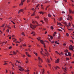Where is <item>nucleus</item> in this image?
<instances>
[{
  "mask_svg": "<svg viewBox=\"0 0 74 74\" xmlns=\"http://www.w3.org/2000/svg\"><path fill=\"white\" fill-rule=\"evenodd\" d=\"M25 53L26 55H27L28 56V57H30V56H31L29 54V53L28 52H26Z\"/></svg>",
  "mask_w": 74,
  "mask_h": 74,
  "instance_id": "obj_11",
  "label": "nucleus"
},
{
  "mask_svg": "<svg viewBox=\"0 0 74 74\" xmlns=\"http://www.w3.org/2000/svg\"><path fill=\"white\" fill-rule=\"evenodd\" d=\"M44 20L46 22H48V21H47L48 19L45 17H44Z\"/></svg>",
  "mask_w": 74,
  "mask_h": 74,
  "instance_id": "obj_15",
  "label": "nucleus"
},
{
  "mask_svg": "<svg viewBox=\"0 0 74 74\" xmlns=\"http://www.w3.org/2000/svg\"><path fill=\"white\" fill-rule=\"evenodd\" d=\"M7 27L8 28V29L9 30V29H11V27H9L8 25Z\"/></svg>",
  "mask_w": 74,
  "mask_h": 74,
  "instance_id": "obj_18",
  "label": "nucleus"
},
{
  "mask_svg": "<svg viewBox=\"0 0 74 74\" xmlns=\"http://www.w3.org/2000/svg\"><path fill=\"white\" fill-rule=\"evenodd\" d=\"M68 18H67V19L68 20H70V19H72V17H71V16L69 15H68Z\"/></svg>",
  "mask_w": 74,
  "mask_h": 74,
  "instance_id": "obj_5",
  "label": "nucleus"
},
{
  "mask_svg": "<svg viewBox=\"0 0 74 74\" xmlns=\"http://www.w3.org/2000/svg\"><path fill=\"white\" fill-rule=\"evenodd\" d=\"M48 16L49 17V18H50V17H51V15H50V14H48Z\"/></svg>",
  "mask_w": 74,
  "mask_h": 74,
  "instance_id": "obj_25",
  "label": "nucleus"
},
{
  "mask_svg": "<svg viewBox=\"0 0 74 74\" xmlns=\"http://www.w3.org/2000/svg\"><path fill=\"white\" fill-rule=\"evenodd\" d=\"M38 59L39 60V64H41V63L40 62H43L42 59L40 57H38Z\"/></svg>",
  "mask_w": 74,
  "mask_h": 74,
  "instance_id": "obj_2",
  "label": "nucleus"
},
{
  "mask_svg": "<svg viewBox=\"0 0 74 74\" xmlns=\"http://www.w3.org/2000/svg\"><path fill=\"white\" fill-rule=\"evenodd\" d=\"M40 70H41L40 71H41V72H40V73H41V74H44V69H41Z\"/></svg>",
  "mask_w": 74,
  "mask_h": 74,
  "instance_id": "obj_7",
  "label": "nucleus"
},
{
  "mask_svg": "<svg viewBox=\"0 0 74 74\" xmlns=\"http://www.w3.org/2000/svg\"><path fill=\"white\" fill-rule=\"evenodd\" d=\"M45 53L46 55L47 56H49V53H48V51H47V50H46V49H45Z\"/></svg>",
  "mask_w": 74,
  "mask_h": 74,
  "instance_id": "obj_3",
  "label": "nucleus"
},
{
  "mask_svg": "<svg viewBox=\"0 0 74 74\" xmlns=\"http://www.w3.org/2000/svg\"><path fill=\"white\" fill-rule=\"evenodd\" d=\"M38 66H39V67H42V66H41V65H40L38 64Z\"/></svg>",
  "mask_w": 74,
  "mask_h": 74,
  "instance_id": "obj_40",
  "label": "nucleus"
},
{
  "mask_svg": "<svg viewBox=\"0 0 74 74\" xmlns=\"http://www.w3.org/2000/svg\"><path fill=\"white\" fill-rule=\"evenodd\" d=\"M34 54H35V55L36 56H37V53L35 52H34Z\"/></svg>",
  "mask_w": 74,
  "mask_h": 74,
  "instance_id": "obj_24",
  "label": "nucleus"
},
{
  "mask_svg": "<svg viewBox=\"0 0 74 74\" xmlns=\"http://www.w3.org/2000/svg\"><path fill=\"white\" fill-rule=\"evenodd\" d=\"M64 25H65L66 26H67V23H64Z\"/></svg>",
  "mask_w": 74,
  "mask_h": 74,
  "instance_id": "obj_32",
  "label": "nucleus"
},
{
  "mask_svg": "<svg viewBox=\"0 0 74 74\" xmlns=\"http://www.w3.org/2000/svg\"><path fill=\"white\" fill-rule=\"evenodd\" d=\"M40 53H41V55H43L44 56H46L45 54H44L43 53H42V51H40Z\"/></svg>",
  "mask_w": 74,
  "mask_h": 74,
  "instance_id": "obj_19",
  "label": "nucleus"
},
{
  "mask_svg": "<svg viewBox=\"0 0 74 74\" xmlns=\"http://www.w3.org/2000/svg\"><path fill=\"white\" fill-rule=\"evenodd\" d=\"M39 6V4L38 5H37V6H36V8H37V7H38Z\"/></svg>",
  "mask_w": 74,
  "mask_h": 74,
  "instance_id": "obj_60",
  "label": "nucleus"
},
{
  "mask_svg": "<svg viewBox=\"0 0 74 74\" xmlns=\"http://www.w3.org/2000/svg\"><path fill=\"white\" fill-rule=\"evenodd\" d=\"M23 11L24 10L23 9H21L20 10V11H21V12H23Z\"/></svg>",
  "mask_w": 74,
  "mask_h": 74,
  "instance_id": "obj_27",
  "label": "nucleus"
},
{
  "mask_svg": "<svg viewBox=\"0 0 74 74\" xmlns=\"http://www.w3.org/2000/svg\"><path fill=\"white\" fill-rule=\"evenodd\" d=\"M68 54L69 56H71V54L70 53V52H68Z\"/></svg>",
  "mask_w": 74,
  "mask_h": 74,
  "instance_id": "obj_17",
  "label": "nucleus"
},
{
  "mask_svg": "<svg viewBox=\"0 0 74 74\" xmlns=\"http://www.w3.org/2000/svg\"><path fill=\"white\" fill-rule=\"evenodd\" d=\"M22 34L23 36H25V35H24V33L23 32L22 33Z\"/></svg>",
  "mask_w": 74,
  "mask_h": 74,
  "instance_id": "obj_51",
  "label": "nucleus"
},
{
  "mask_svg": "<svg viewBox=\"0 0 74 74\" xmlns=\"http://www.w3.org/2000/svg\"><path fill=\"white\" fill-rule=\"evenodd\" d=\"M56 53H57V54H58L59 53L57 51H56Z\"/></svg>",
  "mask_w": 74,
  "mask_h": 74,
  "instance_id": "obj_48",
  "label": "nucleus"
},
{
  "mask_svg": "<svg viewBox=\"0 0 74 74\" xmlns=\"http://www.w3.org/2000/svg\"><path fill=\"white\" fill-rule=\"evenodd\" d=\"M37 46L38 47H40V45H38L37 44Z\"/></svg>",
  "mask_w": 74,
  "mask_h": 74,
  "instance_id": "obj_45",
  "label": "nucleus"
},
{
  "mask_svg": "<svg viewBox=\"0 0 74 74\" xmlns=\"http://www.w3.org/2000/svg\"><path fill=\"white\" fill-rule=\"evenodd\" d=\"M60 36H59L58 37V39H60Z\"/></svg>",
  "mask_w": 74,
  "mask_h": 74,
  "instance_id": "obj_44",
  "label": "nucleus"
},
{
  "mask_svg": "<svg viewBox=\"0 0 74 74\" xmlns=\"http://www.w3.org/2000/svg\"><path fill=\"white\" fill-rule=\"evenodd\" d=\"M59 62V59H57V60L55 61V63H58Z\"/></svg>",
  "mask_w": 74,
  "mask_h": 74,
  "instance_id": "obj_12",
  "label": "nucleus"
},
{
  "mask_svg": "<svg viewBox=\"0 0 74 74\" xmlns=\"http://www.w3.org/2000/svg\"><path fill=\"white\" fill-rule=\"evenodd\" d=\"M57 23L59 25H60V26H62V24L60 23H58V22H57Z\"/></svg>",
  "mask_w": 74,
  "mask_h": 74,
  "instance_id": "obj_21",
  "label": "nucleus"
},
{
  "mask_svg": "<svg viewBox=\"0 0 74 74\" xmlns=\"http://www.w3.org/2000/svg\"><path fill=\"white\" fill-rule=\"evenodd\" d=\"M63 69H64V70L65 72H66V71H67V70H66V69L64 68H63Z\"/></svg>",
  "mask_w": 74,
  "mask_h": 74,
  "instance_id": "obj_23",
  "label": "nucleus"
},
{
  "mask_svg": "<svg viewBox=\"0 0 74 74\" xmlns=\"http://www.w3.org/2000/svg\"><path fill=\"white\" fill-rule=\"evenodd\" d=\"M23 47H25V46H26V45L23 44Z\"/></svg>",
  "mask_w": 74,
  "mask_h": 74,
  "instance_id": "obj_49",
  "label": "nucleus"
},
{
  "mask_svg": "<svg viewBox=\"0 0 74 74\" xmlns=\"http://www.w3.org/2000/svg\"><path fill=\"white\" fill-rule=\"evenodd\" d=\"M69 25H67V26L68 27H70V26H71V24H70V23H69Z\"/></svg>",
  "mask_w": 74,
  "mask_h": 74,
  "instance_id": "obj_20",
  "label": "nucleus"
},
{
  "mask_svg": "<svg viewBox=\"0 0 74 74\" xmlns=\"http://www.w3.org/2000/svg\"><path fill=\"white\" fill-rule=\"evenodd\" d=\"M58 31H60V32H62V30H61L60 29H58Z\"/></svg>",
  "mask_w": 74,
  "mask_h": 74,
  "instance_id": "obj_36",
  "label": "nucleus"
},
{
  "mask_svg": "<svg viewBox=\"0 0 74 74\" xmlns=\"http://www.w3.org/2000/svg\"><path fill=\"white\" fill-rule=\"evenodd\" d=\"M9 49H11L12 48V47L10 46L8 48Z\"/></svg>",
  "mask_w": 74,
  "mask_h": 74,
  "instance_id": "obj_43",
  "label": "nucleus"
},
{
  "mask_svg": "<svg viewBox=\"0 0 74 74\" xmlns=\"http://www.w3.org/2000/svg\"><path fill=\"white\" fill-rule=\"evenodd\" d=\"M25 1V0H22L21 4H20V5H22L23 4V3Z\"/></svg>",
  "mask_w": 74,
  "mask_h": 74,
  "instance_id": "obj_8",
  "label": "nucleus"
},
{
  "mask_svg": "<svg viewBox=\"0 0 74 74\" xmlns=\"http://www.w3.org/2000/svg\"><path fill=\"white\" fill-rule=\"evenodd\" d=\"M63 45H66V44L64 43V44H63Z\"/></svg>",
  "mask_w": 74,
  "mask_h": 74,
  "instance_id": "obj_54",
  "label": "nucleus"
},
{
  "mask_svg": "<svg viewBox=\"0 0 74 74\" xmlns=\"http://www.w3.org/2000/svg\"><path fill=\"white\" fill-rule=\"evenodd\" d=\"M67 29L69 30H71V31H73V29H69L68 28H67Z\"/></svg>",
  "mask_w": 74,
  "mask_h": 74,
  "instance_id": "obj_30",
  "label": "nucleus"
},
{
  "mask_svg": "<svg viewBox=\"0 0 74 74\" xmlns=\"http://www.w3.org/2000/svg\"><path fill=\"white\" fill-rule=\"evenodd\" d=\"M55 44H57V43H58V41H55Z\"/></svg>",
  "mask_w": 74,
  "mask_h": 74,
  "instance_id": "obj_47",
  "label": "nucleus"
},
{
  "mask_svg": "<svg viewBox=\"0 0 74 74\" xmlns=\"http://www.w3.org/2000/svg\"><path fill=\"white\" fill-rule=\"evenodd\" d=\"M65 55L66 56H68V55H67V53H65Z\"/></svg>",
  "mask_w": 74,
  "mask_h": 74,
  "instance_id": "obj_56",
  "label": "nucleus"
},
{
  "mask_svg": "<svg viewBox=\"0 0 74 74\" xmlns=\"http://www.w3.org/2000/svg\"><path fill=\"white\" fill-rule=\"evenodd\" d=\"M50 28L51 29H52V30H53V27L52 26H51Z\"/></svg>",
  "mask_w": 74,
  "mask_h": 74,
  "instance_id": "obj_33",
  "label": "nucleus"
},
{
  "mask_svg": "<svg viewBox=\"0 0 74 74\" xmlns=\"http://www.w3.org/2000/svg\"><path fill=\"white\" fill-rule=\"evenodd\" d=\"M18 68H19L20 69H19V70L20 71H23V70H24L22 67L21 66H20V65L18 66Z\"/></svg>",
  "mask_w": 74,
  "mask_h": 74,
  "instance_id": "obj_4",
  "label": "nucleus"
},
{
  "mask_svg": "<svg viewBox=\"0 0 74 74\" xmlns=\"http://www.w3.org/2000/svg\"><path fill=\"white\" fill-rule=\"evenodd\" d=\"M45 60H46V62H47L48 63H50V60L49 59V58H48L47 59H46V58H45Z\"/></svg>",
  "mask_w": 74,
  "mask_h": 74,
  "instance_id": "obj_6",
  "label": "nucleus"
},
{
  "mask_svg": "<svg viewBox=\"0 0 74 74\" xmlns=\"http://www.w3.org/2000/svg\"><path fill=\"white\" fill-rule=\"evenodd\" d=\"M40 42L42 43V44H43V45H45V43H44V41H43L42 40H40Z\"/></svg>",
  "mask_w": 74,
  "mask_h": 74,
  "instance_id": "obj_14",
  "label": "nucleus"
},
{
  "mask_svg": "<svg viewBox=\"0 0 74 74\" xmlns=\"http://www.w3.org/2000/svg\"><path fill=\"white\" fill-rule=\"evenodd\" d=\"M32 23H33L34 24H35V23H37V24H38V23H37V21H35V22H34V21H33V20H32Z\"/></svg>",
  "mask_w": 74,
  "mask_h": 74,
  "instance_id": "obj_13",
  "label": "nucleus"
},
{
  "mask_svg": "<svg viewBox=\"0 0 74 74\" xmlns=\"http://www.w3.org/2000/svg\"><path fill=\"white\" fill-rule=\"evenodd\" d=\"M3 43H4V42H2L0 43V44H3Z\"/></svg>",
  "mask_w": 74,
  "mask_h": 74,
  "instance_id": "obj_57",
  "label": "nucleus"
},
{
  "mask_svg": "<svg viewBox=\"0 0 74 74\" xmlns=\"http://www.w3.org/2000/svg\"><path fill=\"white\" fill-rule=\"evenodd\" d=\"M6 32H9V29H8L6 30Z\"/></svg>",
  "mask_w": 74,
  "mask_h": 74,
  "instance_id": "obj_39",
  "label": "nucleus"
},
{
  "mask_svg": "<svg viewBox=\"0 0 74 74\" xmlns=\"http://www.w3.org/2000/svg\"><path fill=\"white\" fill-rule=\"evenodd\" d=\"M29 71V70L28 69H27L26 70V72Z\"/></svg>",
  "mask_w": 74,
  "mask_h": 74,
  "instance_id": "obj_62",
  "label": "nucleus"
},
{
  "mask_svg": "<svg viewBox=\"0 0 74 74\" xmlns=\"http://www.w3.org/2000/svg\"><path fill=\"white\" fill-rule=\"evenodd\" d=\"M5 71H6V73H8V71H7V70H6Z\"/></svg>",
  "mask_w": 74,
  "mask_h": 74,
  "instance_id": "obj_59",
  "label": "nucleus"
},
{
  "mask_svg": "<svg viewBox=\"0 0 74 74\" xmlns=\"http://www.w3.org/2000/svg\"><path fill=\"white\" fill-rule=\"evenodd\" d=\"M35 18H37V19H38V18H39V16H36Z\"/></svg>",
  "mask_w": 74,
  "mask_h": 74,
  "instance_id": "obj_34",
  "label": "nucleus"
},
{
  "mask_svg": "<svg viewBox=\"0 0 74 74\" xmlns=\"http://www.w3.org/2000/svg\"><path fill=\"white\" fill-rule=\"evenodd\" d=\"M55 69H57V68L59 69V67H58V66H56V67H55Z\"/></svg>",
  "mask_w": 74,
  "mask_h": 74,
  "instance_id": "obj_26",
  "label": "nucleus"
},
{
  "mask_svg": "<svg viewBox=\"0 0 74 74\" xmlns=\"http://www.w3.org/2000/svg\"><path fill=\"white\" fill-rule=\"evenodd\" d=\"M28 46L29 47V48H31V47H32V46H31V45H29Z\"/></svg>",
  "mask_w": 74,
  "mask_h": 74,
  "instance_id": "obj_53",
  "label": "nucleus"
},
{
  "mask_svg": "<svg viewBox=\"0 0 74 74\" xmlns=\"http://www.w3.org/2000/svg\"><path fill=\"white\" fill-rule=\"evenodd\" d=\"M62 17H60L59 19L60 21H62Z\"/></svg>",
  "mask_w": 74,
  "mask_h": 74,
  "instance_id": "obj_31",
  "label": "nucleus"
},
{
  "mask_svg": "<svg viewBox=\"0 0 74 74\" xmlns=\"http://www.w3.org/2000/svg\"><path fill=\"white\" fill-rule=\"evenodd\" d=\"M10 21L11 22H12V23H13V24H14V25L15 24V23L13 22V21Z\"/></svg>",
  "mask_w": 74,
  "mask_h": 74,
  "instance_id": "obj_42",
  "label": "nucleus"
},
{
  "mask_svg": "<svg viewBox=\"0 0 74 74\" xmlns=\"http://www.w3.org/2000/svg\"><path fill=\"white\" fill-rule=\"evenodd\" d=\"M38 25H32V24H30V27H31V28H32H32H33V27L34 28H36V27H37V26H41V25L39 24H38H38H37ZM32 26L33 27H32Z\"/></svg>",
  "mask_w": 74,
  "mask_h": 74,
  "instance_id": "obj_1",
  "label": "nucleus"
},
{
  "mask_svg": "<svg viewBox=\"0 0 74 74\" xmlns=\"http://www.w3.org/2000/svg\"><path fill=\"white\" fill-rule=\"evenodd\" d=\"M62 14H64V13H65V12H62Z\"/></svg>",
  "mask_w": 74,
  "mask_h": 74,
  "instance_id": "obj_64",
  "label": "nucleus"
},
{
  "mask_svg": "<svg viewBox=\"0 0 74 74\" xmlns=\"http://www.w3.org/2000/svg\"><path fill=\"white\" fill-rule=\"evenodd\" d=\"M31 34H33V36H35L36 34H35V32H32L31 33Z\"/></svg>",
  "mask_w": 74,
  "mask_h": 74,
  "instance_id": "obj_10",
  "label": "nucleus"
},
{
  "mask_svg": "<svg viewBox=\"0 0 74 74\" xmlns=\"http://www.w3.org/2000/svg\"><path fill=\"white\" fill-rule=\"evenodd\" d=\"M50 38H51V39H52V38H53V37H52V36H50Z\"/></svg>",
  "mask_w": 74,
  "mask_h": 74,
  "instance_id": "obj_41",
  "label": "nucleus"
},
{
  "mask_svg": "<svg viewBox=\"0 0 74 74\" xmlns=\"http://www.w3.org/2000/svg\"><path fill=\"white\" fill-rule=\"evenodd\" d=\"M20 42H16L15 43H20Z\"/></svg>",
  "mask_w": 74,
  "mask_h": 74,
  "instance_id": "obj_58",
  "label": "nucleus"
},
{
  "mask_svg": "<svg viewBox=\"0 0 74 74\" xmlns=\"http://www.w3.org/2000/svg\"><path fill=\"white\" fill-rule=\"evenodd\" d=\"M16 41V39L15 38L13 40L14 42H15V41Z\"/></svg>",
  "mask_w": 74,
  "mask_h": 74,
  "instance_id": "obj_38",
  "label": "nucleus"
},
{
  "mask_svg": "<svg viewBox=\"0 0 74 74\" xmlns=\"http://www.w3.org/2000/svg\"><path fill=\"white\" fill-rule=\"evenodd\" d=\"M13 55H16V53L15 52V51H13Z\"/></svg>",
  "mask_w": 74,
  "mask_h": 74,
  "instance_id": "obj_22",
  "label": "nucleus"
},
{
  "mask_svg": "<svg viewBox=\"0 0 74 74\" xmlns=\"http://www.w3.org/2000/svg\"><path fill=\"white\" fill-rule=\"evenodd\" d=\"M48 39H49V41H51V39H50V38H48Z\"/></svg>",
  "mask_w": 74,
  "mask_h": 74,
  "instance_id": "obj_55",
  "label": "nucleus"
},
{
  "mask_svg": "<svg viewBox=\"0 0 74 74\" xmlns=\"http://www.w3.org/2000/svg\"><path fill=\"white\" fill-rule=\"evenodd\" d=\"M64 52H66V53H67L68 52V50L67 49H66V50H65Z\"/></svg>",
  "mask_w": 74,
  "mask_h": 74,
  "instance_id": "obj_28",
  "label": "nucleus"
},
{
  "mask_svg": "<svg viewBox=\"0 0 74 74\" xmlns=\"http://www.w3.org/2000/svg\"><path fill=\"white\" fill-rule=\"evenodd\" d=\"M28 50H29V51L30 52H32V51H31V50H30V49L29 48L28 49Z\"/></svg>",
  "mask_w": 74,
  "mask_h": 74,
  "instance_id": "obj_35",
  "label": "nucleus"
},
{
  "mask_svg": "<svg viewBox=\"0 0 74 74\" xmlns=\"http://www.w3.org/2000/svg\"><path fill=\"white\" fill-rule=\"evenodd\" d=\"M5 64H8L7 63H5L3 64V65H5Z\"/></svg>",
  "mask_w": 74,
  "mask_h": 74,
  "instance_id": "obj_63",
  "label": "nucleus"
},
{
  "mask_svg": "<svg viewBox=\"0 0 74 74\" xmlns=\"http://www.w3.org/2000/svg\"><path fill=\"white\" fill-rule=\"evenodd\" d=\"M32 3H35V2H34V0H32Z\"/></svg>",
  "mask_w": 74,
  "mask_h": 74,
  "instance_id": "obj_52",
  "label": "nucleus"
},
{
  "mask_svg": "<svg viewBox=\"0 0 74 74\" xmlns=\"http://www.w3.org/2000/svg\"><path fill=\"white\" fill-rule=\"evenodd\" d=\"M30 2V0H27V3H29V2Z\"/></svg>",
  "mask_w": 74,
  "mask_h": 74,
  "instance_id": "obj_29",
  "label": "nucleus"
},
{
  "mask_svg": "<svg viewBox=\"0 0 74 74\" xmlns=\"http://www.w3.org/2000/svg\"><path fill=\"white\" fill-rule=\"evenodd\" d=\"M39 14H42V15H43V14H44V13L43 12H39Z\"/></svg>",
  "mask_w": 74,
  "mask_h": 74,
  "instance_id": "obj_16",
  "label": "nucleus"
},
{
  "mask_svg": "<svg viewBox=\"0 0 74 74\" xmlns=\"http://www.w3.org/2000/svg\"><path fill=\"white\" fill-rule=\"evenodd\" d=\"M32 10L33 11H34L35 10V9H34V8H32Z\"/></svg>",
  "mask_w": 74,
  "mask_h": 74,
  "instance_id": "obj_46",
  "label": "nucleus"
},
{
  "mask_svg": "<svg viewBox=\"0 0 74 74\" xmlns=\"http://www.w3.org/2000/svg\"><path fill=\"white\" fill-rule=\"evenodd\" d=\"M4 24H3V25L1 26V27H4Z\"/></svg>",
  "mask_w": 74,
  "mask_h": 74,
  "instance_id": "obj_61",
  "label": "nucleus"
},
{
  "mask_svg": "<svg viewBox=\"0 0 74 74\" xmlns=\"http://www.w3.org/2000/svg\"><path fill=\"white\" fill-rule=\"evenodd\" d=\"M66 36H67V37H69V34L66 33Z\"/></svg>",
  "mask_w": 74,
  "mask_h": 74,
  "instance_id": "obj_37",
  "label": "nucleus"
},
{
  "mask_svg": "<svg viewBox=\"0 0 74 74\" xmlns=\"http://www.w3.org/2000/svg\"><path fill=\"white\" fill-rule=\"evenodd\" d=\"M69 12L70 14H74V11H72L71 9L69 10Z\"/></svg>",
  "mask_w": 74,
  "mask_h": 74,
  "instance_id": "obj_9",
  "label": "nucleus"
},
{
  "mask_svg": "<svg viewBox=\"0 0 74 74\" xmlns=\"http://www.w3.org/2000/svg\"><path fill=\"white\" fill-rule=\"evenodd\" d=\"M40 22H42V23H44V22H43V21H40Z\"/></svg>",
  "mask_w": 74,
  "mask_h": 74,
  "instance_id": "obj_50",
  "label": "nucleus"
}]
</instances>
